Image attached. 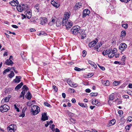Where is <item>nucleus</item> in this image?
<instances>
[{
	"label": "nucleus",
	"mask_w": 132,
	"mask_h": 132,
	"mask_svg": "<svg viewBox=\"0 0 132 132\" xmlns=\"http://www.w3.org/2000/svg\"><path fill=\"white\" fill-rule=\"evenodd\" d=\"M62 22L63 25H65L68 30L71 28L73 25L72 22L70 20L68 21V20L66 18H63Z\"/></svg>",
	"instance_id": "1"
},
{
	"label": "nucleus",
	"mask_w": 132,
	"mask_h": 132,
	"mask_svg": "<svg viewBox=\"0 0 132 132\" xmlns=\"http://www.w3.org/2000/svg\"><path fill=\"white\" fill-rule=\"evenodd\" d=\"M10 109L9 106L6 104L1 105L0 107V111L2 112L7 111Z\"/></svg>",
	"instance_id": "2"
},
{
	"label": "nucleus",
	"mask_w": 132,
	"mask_h": 132,
	"mask_svg": "<svg viewBox=\"0 0 132 132\" xmlns=\"http://www.w3.org/2000/svg\"><path fill=\"white\" fill-rule=\"evenodd\" d=\"M80 27L78 26L73 27L71 29V32L73 34L76 35L78 32L79 30L80 29Z\"/></svg>",
	"instance_id": "3"
},
{
	"label": "nucleus",
	"mask_w": 132,
	"mask_h": 132,
	"mask_svg": "<svg viewBox=\"0 0 132 132\" xmlns=\"http://www.w3.org/2000/svg\"><path fill=\"white\" fill-rule=\"evenodd\" d=\"M16 126L14 124L11 125L7 127V129L11 132H14L15 130H16Z\"/></svg>",
	"instance_id": "4"
},
{
	"label": "nucleus",
	"mask_w": 132,
	"mask_h": 132,
	"mask_svg": "<svg viewBox=\"0 0 132 132\" xmlns=\"http://www.w3.org/2000/svg\"><path fill=\"white\" fill-rule=\"evenodd\" d=\"M67 82L68 84L71 87H75L78 86V85L77 84L72 82L69 79H68L67 80Z\"/></svg>",
	"instance_id": "5"
},
{
	"label": "nucleus",
	"mask_w": 132,
	"mask_h": 132,
	"mask_svg": "<svg viewBox=\"0 0 132 132\" xmlns=\"http://www.w3.org/2000/svg\"><path fill=\"white\" fill-rule=\"evenodd\" d=\"M25 5L22 4L21 5H19L17 6L16 8L17 10L19 12H22L25 8Z\"/></svg>",
	"instance_id": "6"
},
{
	"label": "nucleus",
	"mask_w": 132,
	"mask_h": 132,
	"mask_svg": "<svg viewBox=\"0 0 132 132\" xmlns=\"http://www.w3.org/2000/svg\"><path fill=\"white\" fill-rule=\"evenodd\" d=\"M13 57L12 56H10L9 59L6 60L5 62V63L7 65H12L13 62L12 60L13 59Z\"/></svg>",
	"instance_id": "7"
},
{
	"label": "nucleus",
	"mask_w": 132,
	"mask_h": 132,
	"mask_svg": "<svg viewBox=\"0 0 132 132\" xmlns=\"http://www.w3.org/2000/svg\"><path fill=\"white\" fill-rule=\"evenodd\" d=\"M34 108H36L35 110H34V115H36L40 111V108L38 106L36 105H34Z\"/></svg>",
	"instance_id": "8"
},
{
	"label": "nucleus",
	"mask_w": 132,
	"mask_h": 132,
	"mask_svg": "<svg viewBox=\"0 0 132 132\" xmlns=\"http://www.w3.org/2000/svg\"><path fill=\"white\" fill-rule=\"evenodd\" d=\"M127 47V45L126 44L122 43L120 44L119 47V48L120 50L123 51Z\"/></svg>",
	"instance_id": "9"
},
{
	"label": "nucleus",
	"mask_w": 132,
	"mask_h": 132,
	"mask_svg": "<svg viewBox=\"0 0 132 132\" xmlns=\"http://www.w3.org/2000/svg\"><path fill=\"white\" fill-rule=\"evenodd\" d=\"M90 12L88 9H86L84 10L83 12L82 17L83 18L86 16L87 15H88L90 13Z\"/></svg>",
	"instance_id": "10"
},
{
	"label": "nucleus",
	"mask_w": 132,
	"mask_h": 132,
	"mask_svg": "<svg viewBox=\"0 0 132 132\" xmlns=\"http://www.w3.org/2000/svg\"><path fill=\"white\" fill-rule=\"evenodd\" d=\"M48 119V117L47 116L46 113H44L42 114L41 120L43 121H45Z\"/></svg>",
	"instance_id": "11"
},
{
	"label": "nucleus",
	"mask_w": 132,
	"mask_h": 132,
	"mask_svg": "<svg viewBox=\"0 0 132 132\" xmlns=\"http://www.w3.org/2000/svg\"><path fill=\"white\" fill-rule=\"evenodd\" d=\"M98 40L96 38L95 39V40H94L93 41L90 42V43L88 44L89 46L91 48L92 47H93L94 46L96 43L98 42Z\"/></svg>",
	"instance_id": "12"
},
{
	"label": "nucleus",
	"mask_w": 132,
	"mask_h": 132,
	"mask_svg": "<svg viewBox=\"0 0 132 132\" xmlns=\"http://www.w3.org/2000/svg\"><path fill=\"white\" fill-rule=\"evenodd\" d=\"M112 51V49L110 48L108 50H106L105 51H104L102 52V54L104 55H105L110 54L111 53V52Z\"/></svg>",
	"instance_id": "13"
},
{
	"label": "nucleus",
	"mask_w": 132,
	"mask_h": 132,
	"mask_svg": "<svg viewBox=\"0 0 132 132\" xmlns=\"http://www.w3.org/2000/svg\"><path fill=\"white\" fill-rule=\"evenodd\" d=\"M10 4L12 6H16L19 4L18 1L17 0H13L10 2Z\"/></svg>",
	"instance_id": "14"
},
{
	"label": "nucleus",
	"mask_w": 132,
	"mask_h": 132,
	"mask_svg": "<svg viewBox=\"0 0 132 132\" xmlns=\"http://www.w3.org/2000/svg\"><path fill=\"white\" fill-rule=\"evenodd\" d=\"M40 24L42 25H44L47 22V19L45 18H42L40 19Z\"/></svg>",
	"instance_id": "15"
},
{
	"label": "nucleus",
	"mask_w": 132,
	"mask_h": 132,
	"mask_svg": "<svg viewBox=\"0 0 132 132\" xmlns=\"http://www.w3.org/2000/svg\"><path fill=\"white\" fill-rule=\"evenodd\" d=\"M21 77L20 76H16V78L13 80L14 82L15 83H18L20 81V79Z\"/></svg>",
	"instance_id": "16"
},
{
	"label": "nucleus",
	"mask_w": 132,
	"mask_h": 132,
	"mask_svg": "<svg viewBox=\"0 0 132 132\" xmlns=\"http://www.w3.org/2000/svg\"><path fill=\"white\" fill-rule=\"evenodd\" d=\"M51 4L56 8H58L60 6V4L58 3H56L53 0H52L51 1Z\"/></svg>",
	"instance_id": "17"
},
{
	"label": "nucleus",
	"mask_w": 132,
	"mask_h": 132,
	"mask_svg": "<svg viewBox=\"0 0 132 132\" xmlns=\"http://www.w3.org/2000/svg\"><path fill=\"white\" fill-rule=\"evenodd\" d=\"M10 98V97L7 96L3 99L1 101V102L3 103L4 102H7L9 101Z\"/></svg>",
	"instance_id": "18"
},
{
	"label": "nucleus",
	"mask_w": 132,
	"mask_h": 132,
	"mask_svg": "<svg viewBox=\"0 0 132 132\" xmlns=\"http://www.w3.org/2000/svg\"><path fill=\"white\" fill-rule=\"evenodd\" d=\"M55 17L52 18V20L48 23V24L50 26L53 25L55 23Z\"/></svg>",
	"instance_id": "19"
},
{
	"label": "nucleus",
	"mask_w": 132,
	"mask_h": 132,
	"mask_svg": "<svg viewBox=\"0 0 132 132\" xmlns=\"http://www.w3.org/2000/svg\"><path fill=\"white\" fill-rule=\"evenodd\" d=\"M26 109H25L24 108L22 110V113H21L19 116L20 117H22V118L24 117L25 115V112Z\"/></svg>",
	"instance_id": "20"
},
{
	"label": "nucleus",
	"mask_w": 132,
	"mask_h": 132,
	"mask_svg": "<svg viewBox=\"0 0 132 132\" xmlns=\"http://www.w3.org/2000/svg\"><path fill=\"white\" fill-rule=\"evenodd\" d=\"M92 103L93 104H95L97 106H99L100 105V102L97 100H95V101H93Z\"/></svg>",
	"instance_id": "21"
},
{
	"label": "nucleus",
	"mask_w": 132,
	"mask_h": 132,
	"mask_svg": "<svg viewBox=\"0 0 132 132\" xmlns=\"http://www.w3.org/2000/svg\"><path fill=\"white\" fill-rule=\"evenodd\" d=\"M116 121L114 119H113L109 122L108 126H112L115 123Z\"/></svg>",
	"instance_id": "22"
},
{
	"label": "nucleus",
	"mask_w": 132,
	"mask_h": 132,
	"mask_svg": "<svg viewBox=\"0 0 132 132\" xmlns=\"http://www.w3.org/2000/svg\"><path fill=\"white\" fill-rule=\"evenodd\" d=\"M23 85L22 82H21L20 84H18L15 88V89L16 90H18L21 88V86Z\"/></svg>",
	"instance_id": "23"
},
{
	"label": "nucleus",
	"mask_w": 132,
	"mask_h": 132,
	"mask_svg": "<svg viewBox=\"0 0 132 132\" xmlns=\"http://www.w3.org/2000/svg\"><path fill=\"white\" fill-rule=\"evenodd\" d=\"M22 89L23 90L22 91H24V94L25 93H26L27 92V90L28 89V88L26 85H24Z\"/></svg>",
	"instance_id": "24"
},
{
	"label": "nucleus",
	"mask_w": 132,
	"mask_h": 132,
	"mask_svg": "<svg viewBox=\"0 0 132 132\" xmlns=\"http://www.w3.org/2000/svg\"><path fill=\"white\" fill-rule=\"evenodd\" d=\"M103 84L105 86H109L110 85L109 81L108 80L102 81Z\"/></svg>",
	"instance_id": "25"
},
{
	"label": "nucleus",
	"mask_w": 132,
	"mask_h": 132,
	"mask_svg": "<svg viewBox=\"0 0 132 132\" xmlns=\"http://www.w3.org/2000/svg\"><path fill=\"white\" fill-rule=\"evenodd\" d=\"M88 62L90 65H93L95 68L97 67L96 65L94 62L90 60H88Z\"/></svg>",
	"instance_id": "26"
},
{
	"label": "nucleus",
	"mask_w": 132,
	"mask_h": 132,
	"mask_svg": "<svg viewBox=\"0 0 132 132\" xmlns=\"http://www.w3.org/2000/svg\"><path fill=\"white\" fill-rule=\"evenodd\" d=\"M27 13L26 14V16L28 19H29L30 18L31 16V13L30 11H27Z\"/></svg>",
	"instance_id": "27"
},
{
	"label": "nucleus",
	"mask_w": 132,
	"mask_h": 132,
	"mask_svg": "<svg viewBox=\"0 0 132 132\" xmlns=\"http://www.w3.org/2000/svg\"><path fill=\"white\" fill-rule=\"evenodd\" d=\"M31 96L30 94V93L29 92H28L27 93L26 95V97L27 99L28 100H30L31 99Z\"/></svg>",
	"instance_id": "28"
},
{
	"label": "nucleus",
	"mask_w": 132,
	"mask_h": 132,
	"mask_svg": "<svg viewBox=\"0 0 132 132\" xmlns=\"http://www.w3.org/2000/svg\"><path fill=\"white\" fill-rule=\"evenodd\" d=\"M14 76V73L13 71H11V73L8 75V76L10 78H11Z\"/></svg>",
	"instance_id": "29"
},
{
	"label": "nucleus",
	"mask_w": 132,
	"mask_h": 132,
	"mask_svg": "<svg viewBox=\"0 0 132 132\" xmlns=\"http://www.w3.org/2000/svg\"><path fill=\"white\" fill-rule=\"evenodd\" d=\"M81 7V3H76L75 7L76 8H77V9L78 8H80Z\"/></svg>",
	"instance_id": "30"
},
{
	"label": "nucleus",
	"mask_w": 132,
	"mask_h": 132,
	"mask_svg": "<svg viewBox=\"0 0 132 132\" xmlns=\"http://www.w3.org/2000/svg\"><path fill=\"white\" fill-rule=\"evenodd\" d=\"M19 105H18V104H17L16 103L14 105V106L15 109H16V111L18 112L20 111V109L19 108H18L17 107V106H19Z\"/></svg>",
	"instance_id": "31"
},
{
	"label": "nucleus",
	"mask_w": 132,
	"mask_h": 132,
	"mask_svg": "<svg viewBox=\"0 0 132 132\" xmlns=\"http://www.w3.org/2000/svg\"><path fill=\"white\" fill-rule=\"evenodd\" d=\"M37 34L39 36H46L47 35L43 31H41L40 32H37Z\"/></svg>",
	"instance_id": "32"
},
{
	"label": "nucleus",
	"mask_w": 132,
	"mask_h": 132,
	"mask_svg": "<svg viewBox=\"0 0 132 132\" xmlns=\"http://www.w3.org/2000/svg\"><path fill=\"white\" fill-rule=\"evenodd\" d=\"M11 69L9 67L7 69L5 70L3 72V74L4 75H6L7 73L9 72L10 71Z\"/></svg>",
	"instance_id": "33"
},
{
	"label": "nucleus",
	"mask_w": 132,
	"mask_h": 132,
	"mask_svg": "<svg viewBox=\"0 0 132 132\" xmlns=\"http://www.w3.org/2000/svg\"><path fill=\"white\" fill-rule=\"evenodd\" d=\"M120 37H122L123 38V37H124L126 36V32L125 30H123L122 31Z\"/></svg>",
	"instance_id": "34"
},
{
	"label": "nucleus",
	"mask_w": 132,
	"mask_h": 132,
	"mask_svg": "<svg viewBox=\"0 0 132 132\" xmlns=\"http://www.w3.org/2000/svg\"><path fill=\"white\" fill-rule=\"evenodd\" d=\"M64 15H65V16H64V18H66L68 19L69 18V16H70V14L68 12H65L64 13Z\"/></svg>",
	"instance_id": "35"
},
{
	"label": "nucleus",
	"mask_w": 132,
	"mask_h": 132,
	"mask_svg": "<svg viewBox=\"0 0 132 132\" xmlns=\"http://www.w3.org/2000/svg\"><path fill=\"white\" fill-rule=\"evenodd\" d=\"M78 104L79 105L82 107L85 108L86 106H87V104H84L82 103H79Z\"/></svg>",
	"instance_id": "36"
},
{
	"label": "nucleus",
	"mask_w": 132,
	"mask_h": 132,
	"mask_svg": "<svg viewBox=\"0 0 132 132\" xmlns=\"http://www.w3.org/2000/svg\"><path fill=\"white\" fill-rule=\"evenodd\" d=\"M120 83V82L119 81H115L113 83V85L115 86H117L119 85Z\"/></svg>",
	"instance_id": "37"
},
{
	"label": "nucleus",
	"mask_w": 132,
	"mask_h": 132,
	"mask_svg": "<svg viewBox=\"0 0 132 132\" xmlns=\"http://www.w3.org/2000/svg\"><path fill=\"white\" fill-rule=\"evenodd\" d=\"M33 104V101H29L28 102L27 105L28 106H31Z\"/></svg>",
	"instance_id": "38"
},
{
	"label": "nucleus",
	"mask_w": 132,
	"mask_h": 132,
	"mask_svg": "<svg viewBox=\"0 0 132 132\" xmlns=\"http://www.w3.org/2000/svg\"><path fill=\"white\" fill-rule=\"evenodd\" d=\"M55 126L54 124L50 125V128H51V129L53 131H54V130H55Z\"/></svg>",
	"instance_id": "39"
},
{
	"label": "nucleus",
	"mask_w": 132,
	"mask_h": 132,
	"mask_svg": "<svg viewBox=\"0 0 132 132\" xmlns=\"http://www.w3.org/2000/svg\"><path fill=\"white\" fill-rule=\"evenodd\" d=\"M44 104L47 107L51 108L52 106H51L50 105L48 104V103L46 102H44Z\"/></svg>",
	"instance_id": "40"
},
{
	"label": "nucleus",
	"mask_w": 132,
	"mask_h": 132,
	"mask_svg": "<svg viewBox=\"0 0 132 132\" xmlns=\"http://www.w3.org/2000/svg\"><path fill=\"white\" fill-rule=\"evenodd\" d=\"M131 126V124H130L129 125H127L125 127V129L126 130H129Z\"/></svg>",
	"instance_id": "41"
},
{
	"label": "nucleus",
	"mask_w": 132,
	"mask_h": 132,
	"mask_svg": "<svg viewBox=\"0 0 132 132\" xmlns=\"http://www.w3.org/2000/svg\"><path fill=\"white\" fill-rule=\"evenodd\" d=\"M114 98V97L112 94H111L109 97V99L110 100H112Z\"/></svg>",
	"instance_id": "42"
},
{
	"label": "nucleus",
	"mask_w": 132,
	"mask_h": 132,
	"mask_svg": "<svg viewBox=\"0 0 132 132\" xmlns=\"http://www.w3.org/2000/svg\"><path fill=\"white\" fill-rule=\"evenodd\" d=\"M39 4H37L34 7V8L36 9L37 10V12H39V11H38L39 7Z\"/></svg>",
	"instance_id": "43"
},
{
	"label": "nucleus",
	"mask_w": 132,
	"mask_h": 132,
	"mask_svg": "<svg viewBox=\"0 0 132 132\" xmlns=\"http://www.w3.org/2000/svg\"><path fill=\"white\" fill-rule=\"evenodd\" d=\"M128 24L127 23L124 24L122 25V26L125 29H126L128 28Z\"/></svg>",
	"instance_id": "44"
},
{
	"label": "nucleus",
	"mask_w": 132,
	"mask_h": 132,
	"mask_svg": "<svg viewBox=\"0 0 132 132\" xmlns=\"http://www.w3.org/2000/svg\"><path fill=\"white\" fill-rule=\"evenodd\" d=\"M81 35V38L82 39L84 38L86 36V34L85 33H84V32H83L82 33Z\"/></svg>",
	"instance_id": "45"
},
{
	"label": "nucleus",
	"mask_w": 132,
	"mask_h": 132,
	"mask_svg": "<svg viewBox=\"0 0 132 132\" xmlns=\"http://www.w3.org/2000/svg\"><path fill=\"white\" fill-rule=\"evenodd\" d=\"M98 44H97L96 45L95 47V48L97 49H98L102 45L101 44H99L98 45Z\"/></svg>",
	"instance_id": "46"
},
{
	"label": "nucleus",
	"mask_w": 132,
	"mask_h": 132,
	"mask_svg": "<svg viewBox=\"0 0 132 132\" xmlns=\"http://www.w3.org/2000/svg\"><path fill=\"white\" fill-rule=\"evenodd\" d=\"M90 95L91 96H96L97 95V93H92L90 94Z\"/></svg>",
	"instance_id": "47"
},
{
	"label": "nucleus",
	"mask_w": 132,
	"mask_h": 132,
	"mask_svg": "<svg viewBox=\"0 0 132 132\" xmlns=\"http://www.w3.org/2000/svg\"><path fill=\"white\" fill-rule=\"evenodd\" d=\"M111 53L112 54H109V55H108V56L110 58L114 56V54L112 53Z\"/></svg>",
	"instance_id": "48"
},
{
	"label": "nucleus",
	"mask_w": 132,
	"mask_h": 132,
	"mask_svg": "<svg viewBox=\"0 0 132 132\" xmlns=\"http://www.w3.org/2000/svg\"><path fill=\"white\" fill-rule=\"evenodd\" d=\"M24 91H22L21 92V94L20 95V98L21 97H24Z\"/></svg>",
	"instance_id": "49"
},
{
	"label": "nucleus",
	"mask_w": 132,
	"mask_h": 132,
	"mask_svg": "<svg viewBox=\"0 0 132 132\" xmlns=\"http://www.w3.org/2000/svg\"><path fill=\"white\" fill-rule=\"evenodd\" d=\"M117 52V49L116 48H114L113 49V50H112V51L111 52V53H113L114 54L115 53H116Z\"/></svg>",
	"instance_id": "50"
},
{
	"label": "nucleus",
	"mask_w": 132,
	"mask_h": 132,
	"mask_svg": "<svg viewBox=\"0 0 132 132\" xmlns=\"http://www.w3.org/2000/svg\"><path fill=\"white\" fill-rule=\"evenodd\" d=\"M74 70L77 71H80L81 70V69L77 67H75L74 68Z\"/></svg>",
	"instance_id": "51"
},
{
	"label": "nucleus",
	"mask_w": 132,
	"mask_h": 132,
	"mask_svg": "<svg viewBox=\"0 0 132 132\" xmlns=\"http://www.w3.org/2000/svg\"><path fill=\"white\" fill-rule=\"evenodd\" d=\"M98 67L100 69H101L102 70H105V68L103 67L100 65H98Z\"/></svg>",
	"instance_id": "52"
},
{
	"label": "nucleus",
	"mask_w": 132,
	"mask_h": 132,
	"mask_svg": "<svg viewBox=\"0 0 132 132\" xmlns=\"http://www.w3.org/2000/svg\"><path fill=\"white\" fill-rule=\"evenodd\" d=\"M82 53L83 54V57H85L87 53L86 51L85 50H84L82 52Z\"/></svg>",
	"instance_id": "53"
},
{
	"label": "nucleus",
	"mask_w": 132,
	"mask_h": 132,
	"mask_svg": "<svg viewBox=\"0 0 132 132\" xmlns=\"http://www.w3.org/2000/svg\"><path fill=\"white\" fill-rule=\"evenodd\" d=\"M53 89L56 92L57 90V88L56 87V86L55 85H54L53 86Z\"/></svg>",
	"instance_id": "54"
},
{
	"label": "nucleus",
	"mask_w": 132,
	"mask_h": 132,
	"mask_svg": "<svg viewBox=\"0 0 132 132\" xmlns=\"http://www.w3.org/2000/svg\"><path fill=\"white\" fill-rule=\"evenodd\" d=\"M69 91H70L72 93H75V90H74V89L72 88H70L69 89Z\"/></svg>",
	"instance_id": "55"
},
{
	"label": "nucleus",
	"mask_w": 132,
	"mask_h": 132,
	"mask_svg": "<svg viewBox=\"0 0 132 132\" xmlns=\"http://www.w3.org/2000/svg\"><path fill=\"white\" fill-rule=\"evenodd\" d=\"M132 120V117H129L128 118V121H129V122H131Z\"/></svg>",
	"instance_id": "56"
},
{
	"label": "nucleus",
	"mask_w": 132,
	"mask_h": 132,
	"mask_svg": "<svg viewBox=\"0 0 132 132\" xmlns=\"http://www.w3.org/2000/svg\"><path fill=\"white\" fill-rule=\"evenodd\" d=\"M122 101L121 100L118 99V104H119L122 103Z\"/></svg>",
	"instance_id": "57"
},
{
	"label": "nucleus",
	"mask_w": 132,
	"mask_h": 132,
	"mask_svg": "<svg viewBox=\"0 0 132 132\" xmlns=\"http://www.w3.org/2000/svg\"><path fill=\"white\" fill-rule=\"evenodd\" d=\"M118 113L120 115H122L123 114V112L121 110H119L118 111Z\"/></svg>",
	"instance_id": "58"
},
{
	"label": "nucleus",
	"mask_w": 132,
	"mask_h": 132,
	"mask_svg": "<svg viewBox=\"0 0 132 132\" xmlns=\"http://www.w3.org/2000/svg\"><path fill=\"white\" fill-rule=\"evenodd\" d=\"M50 123V122L48 121H47V123L45 124V126L46 127H47L49 125Z\"/></svg>",
	"instance_id": "59"
},
{
	"label": "nucleus",
	"mask_w": 132,
	"mask_h": 132,
	"mask_svg": "<svg viewBox=\"0 0 132 132\" xmlns=\"http://www.w3.org/2000/svg\"><path fill=\"white\" fill-rule=\"evenodd\" d=\"M61 24V23L60 22V23H59V22L58 21H57L56 22V25L57 26H59Z\"/></svg>",
	"instance_id": "60"
},
{
	"label": "nucleus",
	"mask_w": 132,
	"mask_h": 132,
	"mask_svg": "<svg viewBox=\"0 0 132 132\" xmlns=\"http://www.w3.org/2000/svg\"><path fill=\"white\" fill-rule=\"evenodd\" d=\"M11 26L13 28L16 29L18 28V27L17 26L15 25H12Z\"/></svg>",
	"instance_id": "61"
},
{
	"label": "nucleus",
	"mask_w": 132,
	"mask_h": 132,
	"mask_svg": "<svg viewBox=\"0 0 132 132\" xmlns=\"http://www.w3.org/2000/svg\"><path fill=\"white\" fill-rule=\"evenodd\" d=\"M85 91L87 93H90V90L89 89H86Z\"/></svg>",
	"instance_id": "62"
},
{
	"label": "nucleus",
	"mask_w": 132,
	"mask_h": 132,
	"mask_svg": "<svg viewBox=\"0 0 132 132\" xmlns=\"http://www.w3.org/2000/svg\"><path fill=\"white\" fill-rule=\"evenodd\" d=\"M53 132H60L59 130L57 128H56Z\"/></svg>",
	"instance_id": "63"
},
{
	"label": "nucleus",
	"mask_w": 132,
	"mask_h": 132,
	"mask_svg": "<svg viewBox=\"0 0 132 132\" xmlns=\"http://www.w3.org/2000/svg\"><path fill=\"white\" fill-rule=\"evenodd\" d=\"M53 132H60L59 130L57 128H56Z\"/></svg>",
	"instance_id": "64"
}]
</instances>
